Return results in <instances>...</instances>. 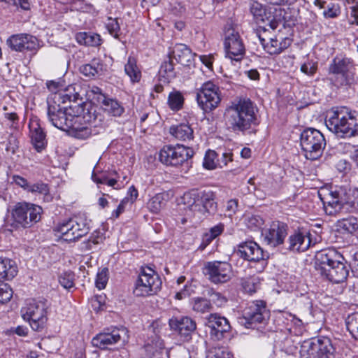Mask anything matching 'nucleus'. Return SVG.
<instances>
[{
    "label": "nucleus",
    "mask_w": 358,
    "mask_h": 358,
    "mask_svg": "<svg viewBox=\"0 0 358 358\" xmlns=\"http://www.w3.org/2000/svg\"><path fill=\"white\" fill-rule=\"evenodd\" d=\"M254 103L248 98H238L225 108L224 119L228 130L236 134H245L257 122Z\"/></svg>",
    "instance_id": "1"
},
{
    "label": "nucleus",
    "mask_w": 358,
    "mask_h": 358,
    "mask_svg": "<svg viewBox=\"0 0 358 358\" xmlns=\"http://www.w3.org/2000/svg\"><path fill=\"white\" fill-rule=\"evenodd\" d=\"M329 131L341 138L358 135V112L350 110L347 107L333 109L330 116L325 120Z\"/></svg>",
    "instance_id": "2"
},
{
    "label": "nucleus",
    "mask_w": 358,
    "mask_h": 358,
    "mask_svg": "<svg viewBox=\"0 0 358 358\" xmlns=\"http://www.w3.org/2000/svg\"><path fill=\"white\" fill-rule=\"evenodd\" d=\"M42 208L36 204L21 201L17 202L11 210L6 226L8 231L30 228L41 219Z\"/></svg>",
    "instance_id": "3"
},
{
    "label": "nucleus",
    "mask_w": 358,
    "mask_h": 358,
    "mask_svg": "<svg viewBox=\"0 0 358 358\" xmlns=\"http://www.w3.org/2000/svg\"><path fill=\"white\" fill-rule=\"evenodd\" d=\"M215 198L211 190L193 189L185 193L182 200L186 215L191 217L196 212L203 215L214 214L217 210Z\"/></svg>",
    "instance_id": "4"
},
{
    "label": "nucleus",
    "mask_w": 358,
    "mask_h": 358,
    "mask_svg": "<svg viewBox=\"0 0 358 358\" xmlns=\"http://www.w3.org/2000/svg\"><path fill=\"white\" fill-rule=\"evenodd\" d=\"M269 318L270 311L267 309L266 303L263 301H257L244 309L240 322L246 328L256 329L266 334L271 331V329L267 327Z\"/></svg>",
    "instance_id": "5"
},
{
    "label": "nucleus",
    "mask_w": 358,
    "mask_h": 358,
    "mask_svg": "<svg viewBox=\"0 0 358 358\" xmlns=\"http://www.w3.org/2000/svg\"><path fill=\"white\" fill-rule=\"evenodd\" d=\"M350 190L343 187H336L330 190L328 195L321 199L325 213L329 215H336L341 213H348L354 206Z\"/></svg>",
    "instance_id": "6"
},
{
    "label": "nucleus",
    "mask_w": 358,
    "mask_h": 358,
    "mask_svg": "<svg viewBox=\"0 0 358 358\" xmlns=\"http://www.w3.org/2000/svg\"><path fill=\"white\" fill-rule=\"evenodd\" d=\"M326 144L323 134L315 128H306L300 134V146L308 159H319L323 153Z\"/></svg>",
    "instance_id": "7"
},
{
    "label": "nucleus",
    "mask_w": 358,
    "mask_h": 358,
    "mask_svg": "<svg viewBox=\"0 0 358 358\" xmlns=\"http://www.w3.org/2000/svg\"><path fill=\"white\" fill-rule=\"evenodd\" d=\"M54 231L59 233L64 241L74 242L89 233L90 222L84 215L74 216L58 223Z\"/></svg>",
    "instance_id": "8"
},
{
    "label": "nucleus",
    "mask_w": 358,
    "mask_h": 358,
    "mask_svg": "<svg viewBox=\"0 0 358 358\" xmlns=\"http://www.w3.org/2000/svg\"><path fill=\"white\" fill-rule=\"evenodd\" d=\"M47 301L30 299L21 309L22 317L24 320L29 322L34 331H41L45 327L48 320Z\"/></svg>",
    "instance_id": "9"
},
{
    "label": "nucleus",
    "mask_w": 358,
    "mask_h": 358,
    "mask_svg": "<svg viewBox=\"0 0 358 358\" xmlns=\"http://www.w3.org/2000/svg\"><path fill=\"white\" fill-rule=\"evenodd\" d=\"M330 80L336 87L350 86L355 81L352 62L348 58L335 57L329 66Z\"/></svg>",
    "instance_id": "10"
},
{
    "label": "nucleus",
    "mask_w": 358,
    "mask_h": 358,
    "mask_svg": "<svg viewBox=\"0 0 358 358\" xmlns=\"http://www.w3.org/2000/svg\"><path fill=\"white\" fill-rule=\"evenodd\" d=\"M162 280L150 267L141 268L136 280L134 294L136 296H148L157 294L162 288Z\"/></svg>",
    "instance_id": "11"
},
{
    "label": "nucleus",
    "mask_w": 358,
    "mask_h": 358,
    "mask_svg": "<svg viewBox=\"0 0 358 358\" xmlns=\"http://www.w3.org/2000/svg\"><path fill=\"white\" fill-rule=\"evenodd\" d=\"M196 101L204 113L213 111L222 101L220 87L212 81L203 83L197 90Z\"/></svg>",
    "instance_id": "12"
},
{
    "label": "nucleus",
    "mask_w": 358,
    "mask_h": 358,
    "mask_svg": "<svg viewBox=\"0 0 358 358\" xmlns=\"http://www.w3.org/2000/svg\"><path fill=\"white\" fill-rule=\"evenodd\" d=\"M194 154L193 149L190 147L177 144L176 146L171 145H164L160 150L159 158L162 163L173 166H178L184 163L188 166L189 159Z\"/></svg>",
    "instance_id": "13"
},
{
    "label": "nucleus",
    "mask_w": 358,
    "mask_h": 358,
    "mask_svg": "<svg viewBox=\"0 0 358 358\" xmlns=\"http://www.w3.org/2000/svg\"><path fill=\"white\" fill-rule=\"evenodd\" d=\"M334 352L331 340L326 337L305 341L301 350L302 358H334Z\"/></svg>",
    "instance_id": "14"
},
{
    "label": "nucleus",
    "mask_w": 358,
    "mask_h": 358,
    "mask_svg": "<svg viewBox=\"0 0 358 358\" xmlns=\"http://www.w3.org/2000/svg\"><path fill=\"white\" fill-rule=\"evenodd\" d=\"M127 334V329L123 327L107 328L94 336L92 338V343L96 348L106 350L120 341L125 342L127 341L129 338Z\"/></svg>",
    "instance_id": "15"
},
{
    "label": "nucleus",
    "mask_w": 358,
    "mask_h": 358,
    "mask_svg": "<svg viewBox=\"0 0 358 358\" xmlns=\"http://www.w3.org/2000/svg\"><path fill=\"white\" fill-rule=\"evenodd\" d=\"M203 272L212 283L217 285L229 282L233 276L231 265L222 261L206 262Z\"/></svg>",
    "instance_id": "16"
},
{
    "label": "nucleus",
    "mask_w": 358,
    "mask_h": 358,
    "mask_svg": "<svg viewBox=\"0 0 358 358\" xmlns=\"http://www.w3.org/2000/svg\"><path fill=\"white\" fill-rule=\"evenodd\" d=\"M224 49L226 57L232 62H241L245 55L243 42L237 31L231 27L225 31Z\"/></svg>",
    "instance_id": "17"
},
{
    "label": "nucleus",
    "mask_w": 358,
    "mask_h": 358,
    "mask_svg": "<svg viewBox=\"0 0 358 358\" xmlns=\"http://www.w3.org/2000/svg\"><path fill=\"white\" fill-rule=\"evenodd\" d=\"M341 260H344L343 255L334 248H327L317 252L315 257V268L318 273L323 274L330 267Z\"/></svg>",
    "instance_id": "18"
},
{
    "label": "nucleus",
    "mask_w": 358,
    "mask_h": 358,
    "mask_svg": "<svg viewBox=\"0 0 358 358\" xmlns=\"http://www.w3.org/2000/svg\"><path fill=\"white\" fill-rule=\"evenodd\" d=\"M206 327L209 335L213 341H221L231 329L229 320L217 313H211L206 319Z\"/></svg>",
    "instance_id": "19"
},
{
    "label": "nucleus",
    "mask_w": 358,
    "mask_h": 358,
    "mask_svg": "<svg viewBox=\"0 0 358 358\" xmlns=\"http://www.w3.org/2000/svg\"><path fill=\"white\" fill-rule=\"evenodd\" d=\"M48 116L52 125L61 130H66L73 127L69 115H67L66 107L60 106L55 101L53 103L48 102Z\"/></svg>",
    "instance_id": "20"
},
{
    "label": "nucleus",
    "mask_w": 358,
    "mask_h": 358,
    "mask_svg": "<svg viewBox=\"0 0 358 358\" xmlns=\"http://www.w3.org/2000/svg\"><path fill=\"white\" fill-rule=\"evenodd\" d=\"M310 234L304 229L294 230L291 234L285 244L287 249L293 252H303L308 250L311 245Z\"/></svg>",
    "instance_id": "21"
},
{
    "label": "nucleus",
    "mask_w": 358,
    "mask_h": 358,
    "mask_svg": "<svg viewBox=\"0 0 358 358\" xmlns=\"http://www.w3.org/2000/svg\"><path fill=\"white\" fill-rule=\"evenodd\" d=\"M287 224L282 222H272L270 227L262 231L264 241L271 247L282 244L287 234Z\"/></svg>",
    "instance_id": "22"
},
{
    "label": "nucleus",
    "mask_w": 358,
    "mask_h": 358,
    "mask_svg": "<svg viewBox=\"0 0 358 358\" xmlns=\"http://www.w3.org/2000/svg\"><path fill=\"white\" fill-rule=\"evenodd\" d=\"M236 255L249 262H259L268 258V254L264 252L254 241L245 242L238 245Z\"/></svg>",
    "instance_id": "23"
},
{
    "label": "nucleus",
    "mask_w": 358,
    "mask_h": 358,
    "mask_svg": "<svg viewBox=\"0 0 358 358\" xmlns=\"http://www.w3.org/2000/svg\"><path fill=\"white\" fill-rule=\"evenodd\" d=\"M7 45L14 51H36L38 48L37 38L29 34H16L9 37Z\"/></svg>",
    "instance_id": "24"
},
{
    "label": "nucleus",
    "mask_w": 358,
    "mask_h": 358,
    "mask_svg": "<svg viewBox=\"0 0 358 358\" xmlns=\"http://www.w3.org/2000/svg\"><path fill=\"white\" fill-rule=\"evenodd\" d=\"M171 329L178 333L186 341H189L196 329V323L187 316L173 317L169 322Z\"/></svg>",
    "instance_id": "25"
},
{
    "label": "nucleus",
    "mask_w": 358,
    "mask_h": 358,
    "mask_svg": "<svg viewBox=\"0 0 358 358\" xmlns=\"http://www.w3.org/2000/svg\"><path fill=\"white\" fill-rule=\"evenodd\" d=\"M348 274V267L343 262V260H341L338 262L333 267H330L325 273L321 274V276L331 282L338 284L345 281Z\"/></svg>",
    "instance_id": "26"
},
{
    "label": "nucleus",
    "mask_w": 358,
    "mask_h": 358,
    "mask_svg": "<svg viewBox=\"0 0 358 358\" xmlns=\"http://www.w3.org/2000/svg\"><path fill=\"white\" fill-rule=\"evenodd\" d=\"M172 54L178 63L185 66H190L194 63V57L196 56L192 53V50L185 44H176L173 48Z\"/></svg>",
    "instance_id": "27"
},
{
    "label": "nucleus",
    "mask_w": 358,
    "mask_h": 358,
    "mask_svg": "<svg viewBox=\"0 0 358 358\" xmlns=\"http://www.w3.org/2000/svg\"><path fill=\"white\" fill-rule=\"evenodd\" d=\"M86 106L87 104L83 101L80 103H76V101H75L73 104L66 107L67 115H69L71 122L74 123V120L75 122L80 121L81 117L89 124L91 122V116L89 115L90 111L88 109H86Z\"/></svg>",
    "instance_id": "28"
},
{
    "label": "nucleus",
    "mask_w": 358,
    "mask_h": 358,
    "mask_svg": "<svg viewBox=\"0 0 358 358\" xmlns=\"http://www.w3.org/2000/svg\"><path fill=\"white\" fill-rule=\"evenodd\" d=\"M100 104L103 110L114 117H120L124 112L122 104L115 99L109 97L107 95H102Z\"/></svg>",
    "instance_id": "29"
},
{
    "label": "nucleus",
    "mask_w": 358,
    "mask_h": 358,
    "mask_svg": "<svg viewBox=\"0 0 358 358\" xmlns=\"http://www.w3.org/2000/svg\"><path fill=\"white\" fill-rule=\"evenodd\" d=\"M292 40L289 38H280L276 36L269 38L265 45L264 50L269 55H279L290 46Z\"/></svg>",
    "instance_id": "30"
},
{
    "label": "nucleus",
    "mask_w": 358,
    "mask_h": 358,
    "mask_svg": "<svg viewBox=\"0 0 358 358\" xmlns=\"http://www.w3.org/2000/svg\"><path fill=\"white\" fill-rule=\"evenodd\" d=\"M17 273V265L13 259L6 257H0V281L1 280H11Z\"/></svg>",
    "instance_id": "31"
},
{
    "label": "nucleus",
    "mask_w": 358,
    "mask_h": 358,
    "mask_svg": "<svg viewBox=\"0 0 358 358\" xmlns=\"http://www.w3.org/2000/svg\"><path fill=\"white\" fill-rule=\"evenodd\" d=\"M103 70V64L99 59L94 58L89 64H85L80 67V72L90 79L95 78L101 74Z\"/></svg>",
    "instance_id": "32"
},
{
    "label": "nucleus",
    "mask_w": 358,
    "mask_h": 358,
    "mask_svg": "<svg viewBox=\"0 0 358 358\" xmlns=\"http://www.w3.org/2000/svg\"><path fill=\"white\" fill-rule=\"evenodd\" d=\"M76 40L80 45L91 47H99L102 43L100 35L92 32L77 33Z\"/></svg>",
    "instance_id": "33"
},
{
    "label": "nucleus",
    "mask_w": 358,
    "mask_h": 358,
    "mask_svg": "<svg viewBox=\"0 0 358 358\" xmlns=\"http://www.w3.org/2000/svg\"><path fill=\"white\" fill-rule=\"evenodd\" d=\"M170 134L180 141H187L193 138V129L188 124H180L170 127Z\"/></svg>",
    "instance_id": "34"
},
{
    "label": "nucleus",
    "mask_w": 358,
    "mask_h": 358,
    "mask_svg": "<svg viewBox=\"0 0 358 358\" xmlns=\"http://www.w3.org/2000/svg\"><path fill=\"white\" fill-rule=\"evenodd\" d=\"M31 141L37 150L44 146L45 134L43 131L38 122H32L29 124Z\"/></svg>",
    "instance_id": "35"
},
{
    "label": "nucleus",
    "mask_w": 358,
    "mask_h": 358,
    "mask_svg": "<svg viewBox=\"0 0 358 358\" xmlns=\"http://www.w3.org/2000/svg\"><path fill=\"white\" fill-rule=\"evenodd\" d=\"M27 192L43 196L45 202H51L53 199L50 193L49 185L41 180L30 184Z\"/></svg>",
    "instance_id": "36"
},
{
    "label": "nucleus",
    "mask_w": 358,
    "mask_h": 358,
    "mask_svg": "<svg viewBox=\"0 0 358 358\" xmlns=\"http://www.w3.org/2000/svg\"><path fill=\"white\" fill-rule=\"evenodd\" d=\"M79 96L80 94L76 92L75 86L69 85L64 91L56 94L54 99L58 102L65 103L67 101L75 102L79 99Z\"/></svg>",
    "instance_id": "37"
},
{
    "label": "nucleus",
    "mask_w": 358,
    "mask_h": 358,
    "mask_svg": "<svg viewBox=\"0 0 358 358\" xmlns=\"http://www.w3.org/2000/svg\"><path fill=\"white\" fill-rule=\"evenodd\" d=\"M124 71L132 83H138L141 80V73L136 65V60L132 57L128 58L124 66Z\"/></svg>",
    "instance_id": "38"
},
{
    "label": "nucleus",
    "mask_w": 358,
    "mask_h": 358,
    "mask_svg": "<svg viewBox=\"0 0 358 358\" xmlns=\"http://www.w3.org/2000/svg\"><path fill=\"white\" fill-rule=\"evenodd\" d=\"M250 13L257 22H264L268 15L271 13L267 10L266 7L257 1H253L250 5Z\"/></svg>",
    "instance_id": "39"
},
{
    "label": "nucleus",
    "mask_w": 358,
    "mask_h": 358,
    "mask_svg": "<svg viewBox=\"0 0 358 358\" xmlns=\"http://www.w3.org/2000/svg\"><path fill=\"white\" fill-rule=\"evenodd\" d=\"M336 227L340 231L353 234L358 229V224L356 219L351 217L338 220L336 223Z\"/></svg>",
    "instance_id": "40"
},
{
    "label": "nucleus",
    "mask_w": 358,
    "mask_h": 358,
    "mask_svg": "<svg viewBox=\"0 0 358 358\" xmlns=\"http://www.w3.org/2000/svg\"><path fill=\"white\" fill-rule=\"evenodd\" d=\"M192 309L197 313H205L210 312L213 309V306L210 300L196 297L192 300Z\"/></svg>",
    "instance_id": "41"
},
{
    "label": "nucleus",
    "mask_w": 358,
    "mask_h": 358,
    "mask_svg": "<svg viewBox=\"0 0 358 358\" xmlns=\"http://www.w3.org/2000/svg\"><path fill=\"white\" fill-rule=\"evenodd\" d=\"M220 152L212 150H208L204 156L203 166L208 170H213L218 167L217 157Z\"/></svg>",
    "instance_id": "42"
},
{
    "label": "nucleus",
    "mask_w": 358,
    "mask_h": 358,
    "mask_svg": "<svg viewBox=\"0 0 358 358\" xmlns=\"http://www.w3.org/2000/svg\"><path fill=\"white\" fill-rule=\"evenodd\" d=\"M241 284L244 291L252 294L259 288V279L257 277L251 276L243 279Z\"/></svg>",
    "instance_id": "43"
},
{
    "label": "nucleus",
    "mask_w": 358,
    "mask_h": 358,
    "mask_svg": "<svg viewBox=\"0 0 358 358\" xmlns=\"http://www.w3.org/2000/svg\"><path fill=\"white\" fill-rule=\"evenodd\" d=\"M184 98L180 92H172L169 94L168 103L173 110H180L183 105Z\"/></svg>",
    "instance_id": "44"
},
{
    "label": "nucleus",
    "mask_w": 358,
    "mask_h": 358,
    "mask_svg": "<svg viewBox=\"0 0 358 358\" xmlns=\"http://www.w3.org/2000/svg\"><path fill=\"white\" fill-rule=\"evenodd\" d=\"M164 203V195L162 194H157L149 200L147 205L151 212L157 213L163 208Z\"/></svg>",
    "instance_id": "45"
},
{
    "label": "nucleus",
    "mask_w": 358,
    "mask_h": 358,
    "mask_svg": "<svg viewBox=\"0 0 358 358\" xmlns=\"http://www.w3.org/2000/svg\"><path fill=\"white\" fill-rule=\"evenodd\" d=\"M74 281L75 273L71 271H65L59 276L60 285L67 289L74 287Z\"/></svg>",
    "instance_id": "46"
},
{
    "label": "nucleus",
    "mask_w": 358,
    "mask_h": 358,
    "mask_svg": "<svg viewBox=\"0 0 358 358\" xmlns=\"http://www.w3.org/2000/svg\"><path fill=\"white\" fill-rule=\"evenodd\" d=\"M73 131V135L75 138L81 140H85L90 138L92 134V129L88 125L85 127H71Z\"/></svg>",
    "instance_id": "47"
},
{
    "label": "nucleus",
    "mask_w": 358,
    "mask_h": 358,
    "mask_svg": "<svg viewBox=\"0 0 358 358\" xmlns=\"http://www.w3.org/2000/svg\"><path fill=\"white\" fill-rule=\"evenodd\" d=\"M264 220L257 215H252L248 216L245 220L247 227L251 230L256 231L262 229L264 225Z\"/></svg>",
    "instance_id": "48"
},
{
    "label": "nucleus",
    "mask_w": 358,
    "mask_h": 358,
    "mask_svg": "<svg viewBox=\"0 0 358 358\" xmlns=\"http://www.w3.org/2000/svg\"><path fill=\"white\" fill-rule=\"evenodd\" d=\"M13 292L10 286L5 282L0 283V303H6L8 302L12 296Z\"/></svg>",
    "instance_id": "49"
},
{
    "label": "nucleus",
    "mask_w": 358,
    "mask_h": 358,
    "mask_svg": "<svg viewBox=\"0 0 358 358\" xmlns=\"http://www.w3.org/2000/svg\"><path fill=\"white\" fill-rule=\"evenodd\" d=\"M108 268H103L100 270L96 275V287L99 289H104L108 280Z\"/></svg>",
    "instance_id": "50"
},
{
    "label": "nucleus",
    "mask_w": 358,
    "mask_h": 358,
    "mask_svg": "<svg viewBox=\"0 0 358 358\" xmlns=\"http://www.w3.org/2000/svg\"><path fill=\"white\" fill-rule=\"evenodd\" d=\"M345 323L347 329L354 337L355 334L358 331V313L349 315L346 319Z\"/></svg>",
    "instance_id": "51"
},
{
    "label": "nucleus",
    "mask_w": 358,
    "mask_h": 358,
    "mask_svg": "<svg viewBox=\"0 0 358 358\" xmlns=\"http://www.w3.org/2000/svg\"><path fill=\"white\" fill-rule=\"evenodd\" d=\"M159 73L167 78L175 77L173 62L171 60L163 62L161 65Z\"/></svg>",
    "instance_id": "52"
},
{
    "label": "nucleus",
    "mask_w": 358,
    "mask_h": 358,
    "mask_svg": "<svg viewBox=\"0 0 358 358\" xmlns=\"http://www.w3.org/2000/svg\"><path fill=\"white\" fill-rule=\"evenodd\" d=\"M341 14V8L338 3H330L327 5V9L323 12L325 18H335Z\"/></svg>",
    "instance_id": "53"
},
{
    "label": "nucleus",
    "mask_w": 358,
    "mask_h": 358,
    "mask_svg": "<svg viewBox=\"0 0 358 358\" xmlns=\"http://www.w3.org/2000/svg\"><path fill=\"white\" fill-rule=\"evenodd\" d=\"M220 156L217 157L218 167L222 168L228 164V162L233 161V153L231 150L226 151L219 150Z\"/></svg>",
    "instance_id": "54"
},
{
    "label": "nucleus",
    "mask_w": 358,
    "mask_h": 358,
    "mask_svg": "<svg viewBox=\"0 0 358 358\" xmlns=\"http://www.w3.org/2000/svg\"><path fill=\"white\" fill-rule=\"evenodd\" d=\"M106 26L110 34L114 36L115 38H117L119 36V31L120 30L117 20L110 17L108 18Z\"/></svg>",
    "instance_id": "55"
},
{
    "label": "nucleus",
    "mask_w": 358,
    "mask_h": 358,
    "mask_svg": "<svg viewBox=\"0 0 358 358\" xmlns=\"http://www.w3.org/2000/svg\"><path fill=\"white\" fill-rule=\"evenodd\" d=\"M169 9L176 15H181L185 11V8L179 0H171Z\"/></svg>",
    "instance_id": "56"
},
{
    "label": "nucleus",
    "mask_w": 358,
    "mask_h": 358,
    "mask_svg": "<svg viewBox=\"0 0 358 358\" xmlns=\"http://www.w3.org/2000/svg\"><path fill=\"white\" fill-rule=\"evenodd\" d=\"M206 358H233L232 355L224 348L215 349L214 351L210 352Z\"/></svg>",
    "instance_id": "57"
},
{
    "label": "nucleus",
    "mask_w": 358,
    "mask_h": 358,
    "mask_svg": "<svg viewBox=\"0 0 358 358\" xmlns=\"http://www.w3.org/2000/svg\"><path fill=\"white\" fill-rule=\"evenodd\" d=\"M301 71L308 76H313L317 71V65L314 63L308 62L301 66Z\"/></svg>",
    "instance_id": "58"
},
{
    "label": "nucleus",
    "mask_w": 358,
    "mask_h": 358,
    "mask_svg": "<svg viewBox=\"0 0 358 358\" xmlns=\"http://www.w3.org/2000/svg\"><path fill=\"white\" fill-rule=\"evenodd\" d=\"M18 141L15 136L11 135L8 137L6 143V150L11 154H15L18 148Z\"/></svg>",
    "instance_id": "59"
},
{
    "label": "nucleus",
    "mask_w": 358,
    "mask_h": 358,
    "mask_svg": "<svg viewBox=\"0 0 358 358\" xmlns=\"http://www.w3.org/2000/svg\"><path fill=\"white\" fill-rule=\"evenodd\" d=\"M12 180H13V182H14L17 186L20 187L24 190L27 192L31 183L29 182L26 178H24L19 175H13L12 176Z\"/></svg>",
    "instance_id": "60"
},
{
    "label": "nucleus",
    "mask_w": 358,
    "mask_h": 358,
    "mask_svg": "<svg viewBox=\"0 0 358 358\" xmlns=\"http://www.w3.org/2000/svg\"><path fill=\"white\" fill-rule=\"evenodd\" d=\"M210 302L213 301L217 306L221 307L227 302V299L220 292H214L210 295Z\"/></svg>",
    "instance_id": "61"
},
{
    "label": "nucleus",
    "mask_w": 358,
    "mask_h": 358,
    "mask_svg": "<svg viewBox=\"0 0 358 358\" xmlns=\"http://www.w3.org/2000/svg\"><path fill=\"white\" fill-rule=\"evenodd\" d=\"M128 202V197H125L124 199H123L118 205L117 209L113 212L112 216L114 217L115 218H117L120 216V215L124 211L125 206Z\"/></svg>",
    "instance_id": "62"
},
{
    "label": "nucleus",
    "mask_w": 358,
    "mask_h": 358,
    "mask_svg": "<svg viewBox=\"0 0 358 358\" xmlns=\"http://www.w3.org/2000/svg\"><path fill=\"white\" fill-rule=\"evenodd\" d=\"M224 226L222 223H219L218 224L213 227L210 229L208 233L212 235L213 238H216L218 236H220L224 231Z\"/></svg>",
    "instance_id": "63"
},
{
    "label": "nucleus",
    "mask_w": 358,
    "mask_h": 358,
    "mask_svg": "<svg viewBox=\"0 0 358 358\" xmlns=\"http://www.w3.org/2000/svg\"><path fill=\"white\" fill-rule=\"evenodd\" d=\"M215 239L213 238L212 235H210L208 232L204 234L202 236L201 243L199 247V249L201 250H203L211 242Z\"/></svg>",
    "instance_id": "64"
}]
</instances>
